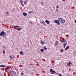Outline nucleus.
I'll return each mask as SVG.
<instances>
[{"label": "nucleus", "instance_id": "c756f323", "mask_svg": "<svg viewBox=\"0 0 76 76\" xmlns=\"http://www.w3.org/2000/svg\"><path fill=\"white\" fill-rule=\"evenodd\" d=\"M43 2H41V4L42 5V4H43Z\"/></svg>", "mask_w": 76, "mask_h": 76}, {"label": "nucleus", "instance_id": "1a4fd4ad", "mask_svg": "<svg viewBox=\"0 0 76 76\" xmlns=\"http://www.w3.org/2000/svg\"><path fill=\"white\" fill-rule=\"evenodd\" d=\"M23 15L24 16H27V14L25 12H24L23 13Z\"/></svg>", "mask_w": 76, "mask_h": 76}, {"label": "nucleus", "instance_id": "4468645a", "mask_svg": "<svg viewBox=\"0 0 76 76\" xmlns=\"http://www.w3.org/2000/svg\"><path fill=\"white\" fill-rule=\"evenodd\" d=\"M60 52L61 53H63L64 52V49H61V50H60Z\"/></svg>", "mask_w": 76, "mask_h": 76}, {"label": "nucleus", "instance_id": "dca6fc26", "mask_svg": "<svg viewBox=\"0 0 76 76\" xmlns=\"http://www.w3.org/2000/svg\"><path fill=\"white\" fill-rule=\"evenodd\" d=\"M0 67H6V66L4 65H0Z\"/></svg>", "mask_w": 76, "mask_h": 76}, {"label": "nucleus", "instance_id": "f03ea898", "mask_svg": "<svg viewBox=\"0 0 76 76\" xmlns=\"http://www.w3.org/2000/svg\"><path fill=\"white\" fill-rule=\"evenodd\" d=\"M10 74H11V75L12 76H17V75H16V73L15 72H14L13 71H10Z\"/></svg>", "mask_w": 76, "mask_h": 76}, {"label": "nucleus", "instance_id": "ddd939ff", "mask_svg": "<svg viewBox=\"0 0 76 76\" xmlns=\"http://www.w3.org/2000/svg\"><path fill=\"white\" fill-rule=\"evenodd\" d=\"M72 64V63L71 62H68L67 63V66H69L70 64Z\"/></svg>", "mask_w": 76, "mask_h": 76}, {"label": "nucleus", "instance_id": "2f4dec72", "mask_svg": "<svg viewBox=\"0 0 76 76\" xmlns=\"http://www.w3.org/2000/svg\"><path fill=\"white\" fill-rule=\"evenodd\" d=\"M57 9H58V5H57L56 7Z\"/></svg>", "mask_w": 76, "mask_h": 76}, {"label": "nucleus", "instance_id": "9b49d317", "mask_svg": "<svg viewBox=\"0 0 76 76\" xmlns=\"http://www.w3.org/2000/svg\"><path fill=\"white\" fill-rule=\"evenodd\" d=\"M40 43L41 44H42V45H44V44H45V42H44V41H41V42H40Z\"/></svg>", "mask_w": 76, "mask_h": 76}, {"label": "nucleus", "instance_id": "f257e3e1", "mask_svg": "<svg viewBox=\"0 0 76 76\" xmlns=\"http://www.w3.org/2000/svg\"><path fill=\"white\" fill-rule=\"evenodd\" d=\"M58 20L60 22H61L62 23H66V21L65 20L62 18H58Z\"/></svg>", "mask_w": 76, "mask_h": 76}, {"label": "nucleus", "instance_id": "423d86ee", "mask_svg": "<svg viewBox=\"0 0 76 76\" xmlns=\"http://www.w3.org/2000/svg\"><path fill=\"white\" fill-rule=\"evenodd\" d=\"M14 58H15V56H14L13 55H12L10 56V58L12 60H13V59H14Z\"/></svg>", "mask_w": 76, "mask_h": 76}, {"label": "nucleus", "instance_id": "0eeeda50", "mask_svg": "<svg viewBox=\"0 0 76 76\" xmlns=\"http://www.w3.org/2000/svg\"><path fill=\"white\" fill-rule=\"evenodd\" d=\"M61 42H64V43H66V40L64 39H63V40H61Z\"/></svg>", "mask_w": 76, "mask_h": 76}, {"label": "nucleus", "instance_id": "7ed1b4c3", "mask_svg": "<svg viewBox=\"0 0 76 76\" xmlns=\"http://www.w3.org/2000/svg\"><path fill=\"white\" fill-rule=\"evenodd\" d=\"M6 32H4V31H2L1 32V33H0V35L1 36H3V35H6Z\"/></svg>", "mask_w": 76, "mask_h": 76}, {"label": "nucleus", "instance_id": "a878e982", "mask_svg": "<svg viewBox=\"0 0 76 76\" xmlns=\"http://www.w3.org/2000/svg\"><path fill=\"white\" fill-rule=\"evenodd\" d=\"M21 75H24V74L23 73V72L21 73L20 74Z\"/></svg>", "mask_w": 76, "mask_h": 76}, {"label": "nucleus", "instance_id": "f704fd0d", "mask_svg": "<svg viewBox=\"0 0 76 76\" xmlns=\"http://www.w3.org/2000/svg\"><path fill=\"white\" fill-rule=\"evenodd\" d=\"M65 47H66L65 46H64V48H65Z\"/></svg>", "mask_w": 76, "mask_h": 76}, {"label": "nucleus", "instance_id": "f8f14e48", "mask_svg": "<svg viewBox=\"0 0 76 76\" xmlns=\"http://www.w3.org/2000/svg\"><path fill=\"white\" fill-rule=\"evenodd\" d=\"M20 53L21 55H23V54H24V53H23V52H22V51H21L20 52Z\"/></svg>", "mask_w": 76, "mask_h": 76}, {"label": "nucleus", "instance_id": "7c9ffc66", "mask_svg": "<svg viewBox=\"0 0 76 76\" xmlns=\"http://www.w3.org/2000/svg\"><path fill=\"white\" fill-rule=\"evenodd\" d=\"M21 5H22V6H23H23H24V5H23V4H22Z\"/></svg>", "mask_w": 76, "mask_h": 76}, {"label": "nucleus", "instance_id": "f3484780", "mask_svg": "<svg viewBox=\"0 0 76 76\" xmlns=\"http://www.w3.org/2000/svg\"><path fill=\"white\" fill-rule=\"evenodd\" d=\"M40 51H41V52H44V50L43 49H41L40 50Z\"/></svg>", "mask_w": 76, "mask_h": 76}, {"label": "nucleus", "instance_id": "72a5a7b5", "mask_svg": "<svg viewBox=\"0 0 76 76\" xmlns=\"http://www.w3.org/2000/svg\"><path fill=\"white\" fill-rule=\"evenodd\" d=\"M75 23H76V20H75Z\"/></svg>", "mask_w": 76, "mask_h": 76}, {"label": "nucleus", "instance_id": "4be33fe9", "mask_svg": "<svg viewBox=\"0 0 76 76\" xmlns=\"http://www.w3.org/2000/svg\"><path fill=\"white\" fill-rule=\"evenodd\" d=\"M66 44H67V43H65L64 44V45L65 46Z\"/></svg>", "mask_w": 76, "mask_h": 76}, {"label": "nucleus", "instance_id": "473e14b6", "mask_svg": "<svg viewBox=\"0 0 76 76\" xmlns=\"http://www.w3.org/2000/svg\"><path fill=\"white\" fill-rule=\"evenodd\" d=\"M26 1H25L24 2V4H25V3H26Z\"/></svg>", "mask_w": 76, "mask_h": 76}, {"label": "nucleus", "instance_id": "6ab92c4d", "mask_svg": "<svg viewBox=\"0 0 76 76\" xmlns=\"http://www.w3.org/2000/svg\"><path fill=\"white\" fill-rule=\"evenodd\" d=\"M5 69H6V70H8V69H9V68L7 67V68H5Z\"/></svg>", "mask_w": 76, "mask_h": 76}, {"label": "nucleus", "instance_id": "b1692460", "mask_svg": "<svg viewBox=\"0 0 76 76\" xmlns=\"http://www.w3.org/2000/svg\"><path fill=\"white\" fill-rule=\"evenodd\" d=\"M21 29H22V28H20L18 29V31H20V30H21Z\"/></svg>", "mask_w": 76, "mask_h": 76}, {"label": "nucleus", "instance_id": "9d476101", "mask_svg": "<svg viewBox=\"0 0 76 76\" xmlns=\"http://www.w3.org/2000/svg\"><path fill=\"white\" fill-rule=\"evenodd\" d=\"M14 28H20V27L18 26H13Z\"/></svg>", "mask_w": 76, "mask_h": 76}, {"label": "nucleus", "instance_id": "20e7f679", "mask_svg": "<svg viewBox=\"0 0 76 76\" xmlns=\"http://www.w3.org/2000/svg\"><path fill=\"white\" fill-rule=\"evenodd\" d=\"M50 72L51 73V74H54V73H56V72L55 71H54L53 69H50Z\"/></svg>", "mask_w": 76, "mask_h": 76}, {"label": "nucleus", "instance_id": "393cba45", "mask_svg": "<svg viewBox=\"0 0 76 76\" xmlns=\"http://www.w3.org/2000/svg\"><path fill=\"white\" fill-rule=\"evenodd\" d=\"M29 13H32V12L31 11H29Z\"/></svg>", "mask_w": 76, "mask_h": 76}, {"label": "nucleus", "instance_id": "412c9836", "mask_svg": "<svg viewBox=\"0 0 76 76\" xmlns=\"http://www.w3.org/2000/svg\"><path fill=\"white\" fill-rule=\"evenodd\" d=\"M20 2L21 3H23V1L22 0H20Z\"/></svg>", "mask_w": 76, "mask_h": 76}, {"label": "nucleus", "instance_id": "c9c22d12", "mask_svg": "<svg viewBox=\"0 0 76 76\" xmlns=\"http://www.w3.org/2000/svg\"><path fill=\"white\" fill-rule=\"evenodd\" d=\"M56 11H57V12H58V10H56Z\"/></svg>", "mask_w": 76, "mask_h": 76}, {"label": "nucleus", "instance_id": "c85d7f7f", "mask_svg": "<svg viewBox=\"0 0 76 76\" xmlns=\"http://www.w3.org/2000/svg\"><path fill=\"white\" fill-rule=\"evenodd\" d=\"M56 44H57L58 43V41H56L55 42Z\"/></svg>", "mask_w": 76, "mask_h": 76}, {"label": "nucleus", "instance_id": "aec40b11", "mask_svg": "<svg viewBox=\"0 0 76 76\" xmlns=\"http://www.w3.org/2000/svg\"><path fill=\"white\" fill-rule=\"evenodd\" d=\"M44 50H47V48H46L45 47H44Z\"/></svg>", "mask_w": 76, "mask_h": 76}, {"label": "nucleus", "instance_id": "6e6552de", "mask_svg": "<svg viewBox=\"0 0 76 76\" xmlns=\"http://www.w3.org/2000/svg\"><path fill=\"white\" fill-rule=\"evenodd\" d=\"M45 22L46 23L48 24V25H49V24H50V21L48 20H46Z\"/></svg>", "mask_w": 76, "mask_h": 76}, {"label": "nucleus", "instance_id": "2eb2a0df", "mask_svg": "<svg viewBox=\"0 0 76 76\" xmlns=\"http://www.w3.org/2000/svg\"><path fill=\"white\" fill-rule=\"evenodd\" d=\"M69 46L66 47V48H65V50H66V51H67V49H69Z\"/></svg>", "mask_w": 76, "mask_h": 76}, {"label": "nucleus", "instance_id": "39448f33", "mask_svg": "<svg viewBox=\"0 0 76 76\" xmlns=\"http://www.w3.org/2000/svg\"><path fill=\"white\" fill-rule=\"evenodd\" d=\"M55 23H57L58 25H60V22H59V21L57 20H56L54 21Z\"/></svg>", "mask_w": 76, "mask_h": 76}, {"label": "nucleus", "instance_id": "bb28decb", "mask_svg": "<svg viewBox=\"0 0 76 76\" xmlns=\"http://www.w3.org/2000/svg\"><path fill=\"white\" fill-rule=\"evenodd\" d=\"M30 23H31V24H32V23H32V22L31 21L30 22Z\"/></svg>", "mask_w": 76, "mask_h": 76}, {"label": "nucleus", "instance_id": "a211bd4d", "mask_svg": "<svg viewBox=\"0 0 76 76\" xmlns=\"http://www.w3.org/2000/svg\"><path fill=\"white\" fill-rule=\"evenodd\" d=\"M42 24L45 23V22H44V21L43 20L42 21Z\"/></svg>", "mask_w": 76, "mask_h": 76}, {"label": "nucleus", "instance_id": "5701e85b", "mask_svg": "<svg viewBox=\"0 0 76 76\" xmlns=\"http://www.w3.org/2000/svg\"><path fill=\"white\" fill-rule=\"evenodd\" d=\"M3 53H4V54H5V51H4V50H3Z\"/></svg>", "mask_w": 76, "mask_h": 76}, {"label": "nucleus", "instance_id": "cd10ccee", "mask_svg": "<svg viewBox=\"0 0 76 76\" xmlns=\"http://www.w3.org/2000/svg\"><path fill=\"white\" fill-rule=\"evenodd\" d=\"M6 13H7V15H9V12H6Z\"/></svg>", "mask_w": 76, "mask_h": 76}]
</instances>
